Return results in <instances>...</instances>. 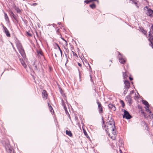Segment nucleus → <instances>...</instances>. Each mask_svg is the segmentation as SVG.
I'll return each mask as SVG.
<instances>
[{
	"mask_svg": "<svg viewBox=\"0 0 153 153\" xmlns=\"http://www.w3.org/2000/svg\"><path fill=\"white\" fill-rule=\"evenodd\" d=\"M105 131L109 137H111L110 133L114 135L116 134V128L114 120L107 122L104 125Z\"/></svg>",
	"mask_w": 153,
	"mask_h": 153,
	"instance_id": "1",
	"label": "nucleus"
},
{
	"mask_svg": "<svg viewBox=\"0 0 153 153\" xmlns=\"http://www.w3.org/2000/svg\"><path fill=\"white\" fill-rule=\"evenodd\" d=\"M118 56L119 61L120 63L122 64H124L126 62V60L125 57L119 52Z\"/></svg>",
	"mask_w": 153,
	"mask_h": 153,
	"instance_id": "2",
	"label": "nucleus"
},
{
	"mask_svg": "<svg viewBox=\"0 0 153 153\" xmlns=\"http://www.w3.org/2000/svg\"><path fill=\"white\" fill-rule=\"evenodd\" d=\"M123 118L128 120L130 119L132 117V116L128 111L124 110V114L123 115Z\"/></svg>",
	"mask_w": 153,
	"mask_h": 153,
	"instance_id": "3",
	"label": "nucleus"
},
{
	"mask_svg": "<svg viewBox=\"0 0 153 153\" xmlns=\"http://www.w3.org/2000/svg\"><path fill=\"white\" fill-rule=\"evenodd\" d=\"M146 7L147 9V12L146 13L147 15L151 17L153 16V10L150 8H148L147 6H146Z\"/></svg>",
	"mask_w": 153,
	"mask_h": 153,
	"instance_id": "4",
	"label": "nucleus"
},
{
	"mask_svg": "<svg viewBox=\"0 0 153 153\" xmlns=\"http://www.w3.org/2000/svg\"><path fill=\"white\" fill-rule=\"evenodd\" d=\"M126 100L128 102V103L129 105H130L132 103V100L131 97L129 95H128L126 97Z\"/></svg>",
	"mask_w": 153,
	"mask_h": 153,
	"instance_id": "5",
	"label": "nucleus"
},
{
	"mask_svg": "<svg viewBox=\"0 0 153 153\" xmlns=\"http://www.w3.org/2000/svg\"><path fill=\"white\" fill-rule=\"evenodd\" d=\"M97 103L98 105V109L99 112L100 113H101L102 112V109L101 103L97 101Z\"/></svg>",
	"mask_w": 153,
	"mask_h": 153,
	"instance_id": "6",
	"label": "nucleus"
},
{
	"mask_svg": "<svg viewBox=\"0 0 153 153\" xmlns=\"http://www.w3.org/2000/svg\"><path fill=\"white\" fill-rule=\"evenodd\" d=\"M18 50L21 55L23 58H24L25 56V55L24 49L22 48Z\"/></svg>",
	"mask_w": 153,
	"mask_h": 153,
	"instance_id": "7",
	"label": "nucleus"
},
{
	"mask_svg": "<svg viewBox=\"0 0 153 153\" xmlns=\"http://www.w3.org/2000/svg\"><path fill=\"white\" fill-rule=\"evenodd\" d=\"M108 106L109 109L111 111H115L116 109L115 106L112 104H109Z\"/></svg>",
	"mask_w": 153,
	"mask_h": 153,
	"instance_id": "8",
	"label": "nucleus"
},
{
	"mask_svg": "<svg viewBox=\"0 0 153 153\" xmlns=\"http://www.w3.org/2000/svg\"><path fill=\"white\" fill-rule=\"evenodd\" d=\"M3 29L5 33L6 34L7 36L10 37V33L9 31L7 28L5 27H3Z\"/></svg>",
	"mask_w": 153,
	"mask_h": 153,
	"instance_id": "9",
	"label": "nucleus"
},
{
	"mask_svg": "<svg viewBox=\"0 0 153 153\" xmlns=\"http://www.w3.org/2000/svg\"><path fill=\"white\" fill-rule=\"evenodd\" d=\"M124 83L125 84L124 87L129 88L130 87V83L129 81L128 80H126L124 81Z\"/></svg>",
	"mask_w": 153,
	"mask_h": 153,
	"instance_id": "10",
	"label": "nucleus"
},
{
	"mask_svg": "<svg viewBox=\"0 0 153 153\" xmlns=\"http://www.w3.org/2000/svg\"><path fill=\"white\" fill-rule=\"evenodd\" d=\"M139 31L143 33L146 36H147V31L145 30L143 27H140Z\"/></svg>",
	"mask_w": 153,
	"mask_h": 153,
	"instance_id": "11",
	"label": "nucleus"
},
{
	"mask_svg": "<svg viewBox=\"0 0 153 153\" xmlns=\"http://www.w3.org/2000/svg\"><path fill=\"white\" fill-rule=\"evenodd\" d=\"M149 41L150 42V44L149 45L153 48V36H151L148 39Z\"/></svg>",
	"mask_w": 153,
	"mask_h": 153,
	"instance_id": "12",
	"label": "nucleus"
},
{
	"mask_svg": "<svg viewBox=\"0 0 153 153\" xmlns=\"http://www.w3.org/2000/svg\"><path fill=\"white\" fill-rule=\"evenodd\" d=\"M142 101L143 102V103L146 105V108H149V104L147 101L145 100H142Z\"/></svg>",
	"mask_w": 153,
	"mask_h": 153,
	"instance_id": "13",
	"label": "nucleus"
},
{
	"mask_svg": "<svg viewBox=\"0 0 153 153\" xmlns=\"http://www.w3.org/2000/svg\"><path fill=\"white\" fill-rule=\"evenodd\" d=\"M16 44L18 49L22 48L21 44L19 41H17L16 42Z\"/></svg>",
	"mask_w": 153,
	"mask_h": 153,
	"instance_id": "14",
	"label": "nucleus"
},
{
	"mask_svg": "<svg viewBox=\"0 0 153 153\" xmlns=\"http://www.w3.org/2000/svg\"><path fill=\"white\" fill-rule=\"evenodd\" d=\"M20 61L22 64V66L25 68H26L27 67V65L25 63V62L22 59L20 58L19 59Z\"/></svg>",
	"mask_w": 153,
	"mask_h": 153,
	"instance_id": "15",
	"label": "nucleus"
},
{
	"mask_svg": "<svg viewBox=\"0 0 153 153\" xmlns=\"http://www.w3.org/2000/svg\"><path fill=\"white\" fill-rule=\"evenodd\" d=\"M42 97L43 98H45V99H46L47 98V93L46 91L44 90L42 92Z\"/></svg>",
	"mask_w": 153,
	"mask_h": 153,
	"instance_id": "16",
	"label": "nucleus"
},
{
	"mask_svg": "<svg viewBox=\"0 0 153 153\" xmlns=\"http://www.w3.org/2000/svg\"><path fill=\"white\" fill-rule=\"evenodd\" d=\"M130 1L131 2V3L132 4H134L137 7V8L138 7V1L136 0H130Z\"/></svg>",
	"mask_w": 153,
	"mask_h": 153,
	"instance_id": "17",
	"label": "nucleus"
},
{
	"mask_svg": "<svg viewBox=\"0 0 153 153\" xmlns=\"http://www.w3.org/2000/svg\"><path fill=\"white\" fill-rule=\"evenodd\" d=\"M66 134L67 135H68L70 137H71L72 135V134L71 131H70L66 130Z\"/></svg>",
	"mask_w": 153,
	"mask_h": 153,
	"instance_id": "18",
	"label": "nucleus"
},
{
	"mask_svg": "<svg viewBox=\"0 0 153 153\" xmlns=\"http://www.w3.org/2000/svg\"><path fill=\"white\" fill-rule=\"evenodd\" d=\"M7 151L8 153H15L13 151V150L11 148H9L8 149H7Z\"/></svg>",
	"mask_w": 153,
	"mask_h": 153,
	"instance_id": "19",
	"label": "nucleus"
},
{
	"mask_svg": "<svg viewBox=\"0 0 153 153\" xmlns=\"http://www.w3.org/2000/svg\"><path fill=\"white\" fill-rule=\"evenodd\" d=\"M37 53L38 55H40L42 56L43 57V53L41 50L37 51Z\"/></svg>",
	"mask_w": 153,
	"mask_h": 153,
	"instance_id": "20",
	"label": "nucleus"
},
{
	"mask_svg": "<svg viewBox=\"0 0 153 153\" xmlns=\"http://www.w3.org/2000/svg\"><path fill=\"white\" fill-rule=\"evenodd\" d=\"M4 17L6 21L8 22H9V19L6 13H4Z\"/></svg>",
	"mask_w": 153,
	"mask_h": 153,
	"instance_id": "21",
	"label": "nucleus"
},
{
	"mask_svg": "<svg viewBox=\"0 0 153 153\" xmlns=\"http://www.w3.org/2000/svg\"><path fill=\"white\" fill-rule=\"evenodd\" d=\"M129 88H126V87H124V94H126L127 93V92L128 91V90Z\"/></svg>",
	"mask_w": 153,
	"mask_h": 153,
	"instance_id": "22",
	"label": "nucleus"
},
{
	"mask_svg": "<svg viewBox=\"0 0 153 153\" xmlns=\"http://www.w3.org/2000/svg\"><path fill=\"white\" fill-rule=\"evenodd\" d=\"M48 106L49 107V109L50 110V111L51 112L52 111L53 112V108L51 106V105H50L49 103H48Z\"/></svg>",
	"mask_w": 153,
	"mask_h": 153,
	"instance_id": "23",
	"label": "nucleus"
},
{
	"mask_svg": "<svg viewBox=\"0 0 153 153\" xmlns=\"http://www.w3.org/2000/svg\"><path fill=\"white\" fill-rule=\"evenodd\" d=\"M89 6L92 9H94L96 7V5L94 3L90 4Z\"/></svg>",
	"mask_w": 153,
	"mask_h": 153,
	"instance_id": "24",
	"label": "nucleus"
},
{
	"mask_svg": "<svg viewBox=\"0 0 153 153\" xmlns=\"http://www.w3.org/2000/svg\"><path fill=\"white\" fill-rule=\"evenodd\" d=\"M120 103L122 104V107H124L125 106V104L124 102H123V100H121Z\"/></svg>",
	"mask_w": 153,
	"mask_h": 153,
	"instance_id": "25",
	"label": "nucleus"
},
{
	"mask_svg": "<svg viewBox=\"0 0 153 153\" xmlns=\"http://www.w3.org/2000/svg\"><path fill=\"white\" fill-rule=\"evenodd\" d=\"M123 75L124 78L126 79L127 78L128 76L126 75V73H123Z\"/></svg>",
	"mask_w": 153,
	"mask_h": 153,
	"instance_id": "26",
	"label": "nucleus"
},
{
	"mask_svg": "<svg viewBox=\"0 0 153 153\" xmlns=\"http://www.w3.org/2000/svg\"><path fill=\"white\" fill-rule=\"evenodd\" d=\"M83 133H84V134L85 135V136L87 137H88V135L87 133V132H86V131L83 129Z\"/></svg>",
	"mask_w": 153,
	"mask_h": 153,
	"instance_id": "27",
	"label": "nucleus"
},
{
	"mask_svg": "<svg viewBox=\"0 0 153 153\" xmlns=\"http://www.w3.org/2000/svg\"><path fill=\"white\" fill-rule=\"evenodd\" d=\"M146 110L148 112H149L150 113H151V111L149 109V108H147L146 107H145Z\"/></svg>",
	"mask_w": 153,
	"mask_h": 153,
	"instance_id": "28",
	"label": "nucleus"
},
{
	"mask_svg": "<svg viewBox=\"0 0 153 153\" xmlns=\"http://www.w3.org/2000/svg\"><path fill=\"white\" fill-rule=\"evenodd\" d=\"M72 52L73 53V55L75 57H78V56L76 53H74L73 51H72Z\"/></svg>",
	"mask_w": 153,
	"mask_h": 153,
	"instance_id": "29",
	"label": "nucleus"
},
{
	"mask_svg": "<svg viewBox=\"0 0 153 153\" xmlns=\"http://www.w3.org/2000/svg\"><path fill=\"white\" fill-rule=\"evenodd\" d=\"M90 2H91V1H90V0H86L84 1V2L86 3L87 4H88Z\"/></svg>",
	"mask_w": 153,
	"mask_h": 153,
	"instance_id": "30",
	"label": "nucleus"
},
{
	"mask_svg": "<svg viewBox=\"0 0 153 153\" xmlns=\"http://www.w3.org/2000/svg\"><path fill=\"white\" fill-rule=\"evenodd\" d=\"M61 101H62V105L63 106H64V108H65V107L64 106V105H65V104L64 102V100H63V99H62V100Z\"/></svg>",
	"mask_w": 153,
	"mask_h": 153,
	"instance_id": "31",
	"label": "nucleus"
},
{
	"mask_svg": "<svg viewBox=\"0 0 153 153\" xmlns=\"http://www.w3.org/2000/svg\"><path fill=\"white\" fill-rule=\"evenodd\" d=\"M149 38L150 37H151V36H153L152 34H151V30H150L149 32Z\"/></svg>",
	"mask_w": 153,
	"mask_h": 153,
	"instance_id": "32",
	"label": "nucleus"
},
{
	"mask_svg": "<svg viewBox=\"0 0 153 153\" xmlns=\"http://www.w3.org/2000/svg\"><path fill=\"white\" fill-rule=\"evenodd\" d=\"M55 44L56 45V46L58 47V48L59 50V51L61 50L60 48V47H59L58 44L56 43Z\"/></svg>",
	"mask_w": 153,
	"mask_h": 153,
	"instance_id": "33",
	"label": "nucleus"
},
{
	"mask_svg": "<svg viewBox=\"0 0 153 153\" xmlns=\"http://www.w3.org/2000/svg\"><path fill=\"white\" fill-rule=\"evenodd\" d=\"M16 11L18 13H20L21 12L20 10L18 8H17V9H16Z\"/></svg>",
	"mask_w": 153,
	"mask_h": 153,
	"instance_id": "34",
	"label": "nucleus"
},
{
	"mask_svg": "<svg viewBox=\"0 0 153 153\" xmlns=\"http://www.w3.org/2000/svg\"><path fill=\"white\" fill-rule=\"evenodd\" d=\"M56 31L57 33L58 34L59 32V29H58V28H56Z\"/></svg>",
	"mask_w": 153,
	"mask_h": 153,
	"instance_id": "35",
	"label": "nucleus"
},
{
	"mask_svg": "<svg viewBox=\"0 0 153 153\" xmlns=\"http://www.w3.org/2000/svg\"><path fill=\"white\" fill-rule=\"evenodd\" d=\"M134 90H132L130 91V94H133L134 93Z\"/></svg>",
	"mask_w": 153,
	"mask_h": 153,
	"instance_id": "36",
	"label": "nucleus"
},
{
	"mask_svg": "<svg viewBox=\"0 0 153 153\" xmlns=\"http://www.w3.org/2000/svg\"><path fill=\"white\" fill-rule=\"evenodd\" d=\"M37 4L36 3H34L32 4V5L33 6H35Z\"/></svg>",
	"mask_w": 153,
	"mask_h": 153,
	"instance_id": "37",
	"label": "nucleus"
},
{
	"mask_svg": "<svg viewBox=\"0 0 153 153\" xmlns=\"http://www.w3.org/2000/svg\"><path fill=\"white\" fill-rule=\"evenodd\" d=\"M97 1V2H98V0H90V1H91V2H92V1Z\"/></svg>",
	"mask_w": 153,
	"mask_h": 153,
	"instance_id": "38",
	"label": "nucleus"
},
{
	"mask_svg": "<svg viewBox=\"0 0 153 153\" xmlns=\"http://www.w3.org/2000/svg\"><path fill=\"white\" fill-rule=\"evenodd\" d=\"M78 66L80 67H81L82 66V65L80 63H79V62L78 63Z\"/></svg>",
	"mask_w": 153,
	"mask_h": 153,
	"instance_id": "39",
	"label": "nucleus"
},
{
	"mask_svg": "<svg viewBox=\"0 0 153 153\" xmlns=\"http://www.w3.org/2000/svg\"><path fill=\"white\" fill-rule=\"evenodd\" d=\"M151 29L153 31V24L152 25L151 27Z\"/></svg>",
	"mask_w": 153,
	"mask_h": 153,
	"instance_id": "40",
	"label": "nucleus"
},
{
	"mask_svg": "<svg viewBox=\"0 0 153 153\" xmlns=\"http://www.w3.org/2000/svg\"><path fill=\"white\" fill-rule=\"evenodd\" d=\"M27 34L28 36H31V34H30V33H28V32H27Z\"/></svg>",
	"mask_w": 153,
	"mask_h": 153,
	"instance_id": "41",
	"label": "nucleus"
},
{
	"mask_svg": "<svg viewBox=\"0 0 153 153\" xmlns=\"http://www.w3.org/2000/svg\"><path fill=\"white\" fill-rule=\"evenodd\" d=\"M60 51V53H61V56H62V51L61 50Z\"/></svg>",
	"mask_w": 153,
	"mask_h": 153,
	"instance_id": "42",
	"label": "nucleus"
},
{
	"mask_svg": "<svg viewBox=\"0 0 153 153\" xmlns=\"http://www.w3.org/2000/svg\"><path fill=\"white\" fill-rule=\"evenodd\" d=\"M90 78H91V82H93V80H92V76H91L90 75Z\"/></svg>",
	"mask_w": 153,
	"mask_h": 153,
	"instance_id": "43",
	"label": "nucleus"
},
{
	"mask_svg": "<svg viewBox=\"0 0 153 153\" xmlns=\"http://www.w3.org/2000/svg\"><path fill=\"white\" fill-rule=\"evenodd\" d=\"M129 79H130V80H132L133 79V78H131V77H129Z\"/></svg>",
	"mask_w": 153,
	"mask_h": 153,
	"instance_id": "44",
	"label": "nucleus"
},
{
	"mask_svg": "<svg viewBox=\"0 0 153 153\" xmlns=\"http://www.w3.org/2000/svg\"><path fill=\"white\" fill-rule=\"evenodd\" d=\"M35 69L36 70H38V69H37V66L36 65L35 66Z\"/></svg>",
	"mask_w": 153,
	"mask_h": 153,
	"instance_id": "45",
	"label": "nucleus"
},
{
	"mask_svg": "<svg viewBox=\"0 0 153 153\" xmlns=\"http://www.w3.org/2000/svg\"><path fill=\"white\" fill-rule=\"evenodd\" d=\"M121 142V145L122 146V142L123 141L122 140H120V141H119V143H120V142Z\"/></svg>",
	"mask_w": 153,
	"mask_h": 153,
	"instance_id": "46",
	"label": "nucleus"
},
{
	"mask_svg": "<svg viewBox=\"0 0 153 153\" xmlns=\"http://www.w3.org/2000/svg\"><path fill=\"white\" fill-rule=\"evenodd\" d=\"M62 39L63 40H64V41H65L66 43H67V41H66V40H65V39L63 38H62Z\"/></svg>",
	"mask_w": 153,
	"mask_h": 153,
	"instance_id": "47",
	"label": "nucleus"
},
{
	"mask_svg": "<svg viewBox=\"0 0 153 153\" xmlns=\"http://www.w3.org/2000/svg\"><path fill=\"white\" fill-rule=\"evenodd\" d=\"M13 17V18L15 19H16V18H15V15L14 14V15H13L12 16Z\"/></svg>",
	"mask_w": 153,
	"mask_h": 153,
	"instance_id": "48",
	"label": "nucleus"
},
{
	"mask_svg": "<svg viewBox=\"0 0 153 153\" xmlns=\"http://www.w3.org/2000/svg\"><path fill=\"white\" fill-rule=\"evenodd\" d=\"M11 13L12 16H13V15H14V13H13V12L12 11H11Z\"/></svg>",
	"mask_w": 153,
	"mask_h": 153,
	"instance_id": "49",
	"label": "nucleus"
},
{
	"mask_svg": "<svg viewBox=\"0 0 153 153\" xmlns=\"http://www.w3.org/2000/svg\"><path fill=\"white\" fill-rule=\"evenodd\" d=\"M58 24L59 25H60V24H61V22H58Z\"/></svg>",
	"mask_w": 153,
	"mask_h": 153,
	"instance_id": "50",
	"label": "nucleus"
},
{
	"mask_svg": "<svg viewBox=\"0 0 153 153\" xmlns=\"http://www.w3.org/2000/svg\"><path fill=\"white\" fill-rule=\"evenodd\" d=\"M55 56L56 57H57V55H56V53H55Z\"/></svg>",
	"mask_w": 153,
	"mask_h": 153,
	"instance_id": "51",
	"label": "nucleus"
},
{
	"mask_svg": "<svg viewBox=\"0 0 153 153\" xmlns=\"http://www.w3.org/2000/svg\"><path fill=\"white\" fill-rule=\"evenodd\" d=\"M152 118H153V114H152Z\"/></svg>",
	"mask_w": 153,
	"mask_h": 153,
	"instance_id": "52",
	"label": "nucleus"
},
{
	"mask_svg": "<svg viewBox=\"0 0 153 153\" xmlns=\"http://www.w3.org/2000/svg\"><path fill=\"white\" fill-rule=\"evenodd\" d=\"M65 55L66 57L67 58V55L66 54H65Z\"/></svg>",
	"mask_w": 153,
	"mask_h": 153,
	"instance_id": "53",
	"label": "nucleus"
},
{
	"mask_svg": "<svg viewBox=\"0 0 153 153\" xmlns=\"http://www.w3.org/2000/svg\"><path fill=\"white\" fill-rule=\"evenodd\" d=\"M68 61V59H67V60L66 63L67 62V61Z\"/></svg>",
	"mask_w": 153,
	"mask_h": 153,
	"instance_id": "54",
	"label": "nucleus"
},
{
	"mask_svg": "<svg viewBox=\"0 0 153 153\" xmlns=\"http://www.w3.org/2000/svg\"><path fill=\"white\" fill-rule=\"evenodd\" d=\"M89 68L91 69V66L90 65H89Z\"/></svg>",
	"mask_w": 153,
	"mask_h": 153,
	"instance_id": "55",
	"label": "nucleus"
},
{
	"mask_svg": "<svg viewBox=\"0 0 153 153\" xmlns=\"http://www.w3.org/2000/svg\"><path fill=\"white\" fill-rule=\"evenodd\" d=\"M104 123V121H103V123Z\"/></svg>",
	"mask_w": 153,
	"mask_h": 153,
	"instance_id": "56",
	"label": "nucleus"
},
{
	"mask_svg": "<svg viewBox=\"0 0 153 153\" xmlns=\"http://www.w3.org/2000/svg\"><path fill=\"white\" fill-rule=\"evenodd\" d=\"M121 152V153H122V151H120V152Z\"/></svg>",
	"mask_w": 153,
	"mask_h": 153,
	"instance_id": "57",
	"label": "nucleus"
},
{
	"mask_svg": "<svg viewBox=\"0 0 153 153\" xmlns=\"http://www.w3.org/2000/svg\"><path fill=\"white\" fill-rule=\"evenodd\" d=\"M137 94H138L139 95V94H138V93H137Z\"/></svg>",
	"mask_w": 153,
	"mask_h": 153,
	"instance_id": "58",
	"label": "nucleus"
},
{
	"mask_svg": "<svg viewBox=\"0 0 153 153\" xmlns=\"http://www.w3.org/2000/svg\"><path fill=\"white\" fill-rule=\"evenodd\" d=\"M112 136H111V138H112Z\"/></svg>",
	"mask_w": 153,
	"mask_h": 153,
	"instance_id": "59",
	"label": "nucleus"
},
{
	"mask_svg": "<svg viewBox=\"0 0 153 153\" xmlns=\"http://www.w3.org/2000/svg\"><path fill=\"white\" fill-rule=\"evenodd\" d=\"M79 76H80V74H79Z\"/></svg>",
	"mask_w": 153,
	"mask_h": 153,
	"instance_id": "60",
	"label": "nucleus"
},
{
	"mask_svg": "<svg viewBox=\"0 0 153 153\" xmlns=\"http://www.w3.org/2000/svg\"><path fill=\"white\" fill-rule=\"evenodd\" d=\"M153 49V48H152Z\"/></svg>",
	"mask_w": 153,
	"mask_h": 153,
	"instance_id": "61",
	"label": "nucleus"
}]
</instances>
